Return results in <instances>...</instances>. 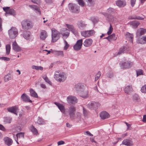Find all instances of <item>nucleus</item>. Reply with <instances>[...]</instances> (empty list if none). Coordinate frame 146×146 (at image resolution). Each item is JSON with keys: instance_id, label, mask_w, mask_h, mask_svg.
Wrapping results in <instances>:
<instances>
[{"instance_id": "f257e3e1", "label": "nucleus", "mask_w": 146, "mask_h": 146, "mask_svg": "<svg viewBox=\"0 0 146 146\" xmlns=\"http://www.w3.org/2000/svg\"><path fill=\"white\" fill-rule=\"evenodd\" d=\"M67 77L66 74L64 72L60 71H56L54 75V78L57 81L59 82H62L64 81Z\"/></svg>"}, {"instance_id": "f03ea898", "label": "nucleus", "mask_w": 146, "mask_h": 146, "mask_svg": "<svg viewBox=\"0 0 146 146\" xmlns=\"http://www.w3.org/2000/svg\"><path fill=\"white\" fill-rule=\"evenodd\" d=\"M52 41L53 42H56L60 38V33L56 30L53 28L52 29Z\"/></svg>"}, {"instance_id": "7ed1b4c3", "label": "nucleus", "mask_w": 146, "mask_h": 146, "mask_svg": "<svg viewBox=\"0 0 146 146\" xmlns=\"http://www.w3.org/2000/svg\"><path fill=\"white\" fill-rule=\"evenodd\" d=\"M68 7L69 10L72 13H78L80 11L79 6L75 4L70 3L68 5Z\"/></svg>"}, {"instance_id": "20e7f679", "label": "nucleus", "mask_w": 146, "mask_h": 146, "mask_svg": "<svg viewBox=\"0 0 146 146\" xmlns=\"http://www.w3.org/2000/svg\"><path fill=\"white\" fill-rule=\"evenodd\" d=\"M18 33L17 29L14 27H12L8 31L9 35L11 38H15L17 35Z\"/></svg>"}, {"instance_id": "39448f33", "label": "nucleus", "mask_w": 146, "mask_h": 146, "mask_svg": "<svg viewBox=\"0 0 146 146\" xmlns=\"http://www.w3.org/2000/svg\"><path fill=\"white\" fill-rule=\"evenodd\" d=\"M95 31L93 30L82 31L81 32V36L85 38H88L94 35Z\"/></svg>"}, {"instance_id": "423d86ee", "label": "nucleus", "mask_w": 146, "mask_h": 146, "mask_svg": "<svg viewBox=\"0 0 146 146\" xmlns=\"http://www.w3.org/2000/svg\"><path fill=\"white\" fill-rule=\"evenodd\" d=\"M21 25L23 28L24 29H30L32 28L33 26L31 22L27 20L22 21L21 22Z\"/></svg>"}, {"instance_id": "0eeeda50", "label": "nucleus", "mask_w": 146, "mask_h": 146, "mask_svg": "<svg viewBox=\"0 0 146 146\" xmlns=\"http://www.w3.org/2000/svg\"><path fill=\"white\" fill-rule=\"evenodd\" d=\"M121 67L123 68H128L133 65V62L129 61H123L120 63Z\"/></svg>"}, {"instance_id": "6e6552de", "label": "nucleus", "mask_w": 146, "mask_h": 146, "mask_svg": "<svg viewBox=\"0 0 146 146\" xmlns=\"http://www.w3.org/2000/svg\"><path fill=\"white\" fill-rule=\"evenodd\" d=\"M83 44V40L82 39L78 40L73 48L76 51H78L81 49Z\"/></svg>"}, {"instance_id": "1a4fd4ad", "label": "nucleus", "mask_w": 146, "mask_h": 146, "mask_svg": "<svg viewBox=\"0 0 146 146\" xmlns=\"http://www.w3.org/2000/svg\"><path fill=\"white\" fill-rule=\"evenodd\" d=\"M76 110V108L72 106H70L69 108L68 113L70 118L72 120L75 119V112Z\"/></svg>"}, {"instance_id": "9d476101", "label": "nucleus", "mask_w": 146, "mask_h": 146, "mask_svg": "<svg viewBox=\"0 0 146 146\" xmlns=\"http://www.w3.org/2000/svg\"><path fill=\"white\" fill-rule=\"evenodd\" d=\"M100 106V104L98 102H92L89 103L87 105L88 108L90 110H93L96 109L98 107Z\"/></svg>"}, {"instance_id": "9b49d317", "label": "nucleus", "mask_w": 146, "mask_h": 146, "mask_svg": "<svg viewBox=\"0 0 146 146\" xmlns=\"http://www.w3.org/2000/svg\"><path fill=\"white\" fill-rule=\"evenodd\" d=\"M86 85L82 83H78L74 86L75 90L78 93H80L82 91L84 90Z\"/></svg>"}, {"instance_id": "f8f14e48", "label": "nucleus", "mask_w": 146, "mask_h": 146, "mask_svg": "<svg viewBox=\"0 0 146 146\" xmlns=\"http://www.w3.org/2000/svg\"><path fill=\"white\" fill-rule=\"evenodd\" d=\"M101 14L106 17V20L109 21L113 22L116 21V18L113 15H108L107 13L105 12H102Z\"/></svg>"}, {"instance_id": "ddd939ff", "label": "nucleus", "mask_w": 146, "mask_h": 146, "mask_svg": "<svg viewBox=\"0 0 146 146\" xmlns=\"http://www.w3.org/2000/svg\"><path fill=\"white\" fill-rule=\"evenodd\" d=\"M61 34L62 36L63 39H65L69 36L70 31L66 28H63L61 30Z\"/></svg>"}, {"instance_id": "4468645a", "label": "nucleus", "mask_w": 146, "mask_h": 146, "mask_svg": "<svg viewBox=\"0 0 146 146\" xmlns=\"http://www.w3.org/2000/svg\"><path fill=\"white\" fill-rule=\"evenodd\" d=\"M67 100L69 104H75L77 102L76 98L72 96H70L67 98Z\"/></svg>"}, {"instance_id": "2eb2a0df", "label": "nucleus", "mask_w": 146, "mask_h": 146, "mask_svg": "<svg viewBox=\"0 0 146 146\" xmlns=\"http://www.w3.org/2000/svg\"><path fill=\"white\" fill-rule=\"evenodd\" d=\"M66 27L73 33L75 35H76L78 34L77 30L74 28V26L72 25L66 24Z\"/></svg>"}, {"instance_id": "dca6fc26", "label": "nucleus", "mask_w": 146, "mask_h": 146, "mask_svg": "<svg viewBox=\"0 0 146 146\" xmlns=\"http://www.w3.org/2000/svg\"><path fill=\"white\" fill-rule=\"evenodd\" d=\"M87 24L82 21H78L77 23L78 28L80 30H83L86 28L87 26Z\"/></svg>"}, {"instance_id": "f3484780", "label": "nucleus", "mask_w": 146, "mask_h": 146, "mask_svg": "<svg viewBox=\"0 0 146 146\" xmlns=\"http://www.w3.org/2000/svg\"><path fill=\"white\" fill-rule=\"evenodd\" d=\"M93 40L91 38L86 39L83 43L84 46L85 47L90 46L92 43Z\"/></svg>"}, {"instance_id": "a211bd4d", "label": "nucleus", "mask_w": 146, "mask_h": 146, "mask_svg": "<svg viewBox=\"0 0 146 146\" xmlns=\"http://www.w3.org/2000/svg\"><path fill=\"white\" fill-rule=\"evenodd\" d=\"M116 4L119 7H123L126 5V2L125 0H118L116 1Z\"/></svg>"}, {"instance_id": "6ab92c4d", "label": "nucleus", "mask_w": 146, "mask_h": 146, "mask_svg": "<svg viewBox=\"0 0 146 146\" xmlns=\"http://www.w3.org/2000/svg\"><path fill=\"white\" fill-rule=\"evenodd\" d=\"M21 98L23 102H32V101L30 100L29 96L25 93L23 94L22 95Z\"/></svg>"}, {"instance_id": "aec40b11", "label": "nucleus", "mask_w": 146, "mask_h": 146, "mask_svg": "<svg viewBox=\"0 0 146 146\" xmlns=\"http://www.w3.org/2000/svg\"><path fill=\"white\" fill-rule=\"evenodd\" d=\"M3 141L5 144L8 146L11 145L13 143L12 139L8 137H5L3 139Z\"/></svg>"}, {"instance_id": "412c9836", "label": "nucleus", "mask_w": 146, "mask_h": 146, "mask_svg": "<svg viewBox=\"0 0 146 146\" xmlns=\"http://www.w3.org/2000/svg\"><path fill=\"white\" fill-rule=\"evenodd\" d=\"M40 38L42 40H44L48 36L46 32L44 30H42L39 35Z\"/></svg>"}, {"instance_id": "4be33fe9", "label": "nucleus", "mask_w": 146, "mask_h": 146, "mask_svg": "<svg viewBox=\"0 0 146 146\" xmlns=\"http://www.w3.org/2000/svg\"><path fill=\"white\" fill-rule=\"evenodd\" d=\"M7 110L8 111L13 113L17 115V111L18 110V108L17 106H14L8 108H7Z\"/></svg>"}, {"instance_id": "5701e85b", "label": "nucleus", "mask_w": 146, "mask_h": 146, "mask_svg": "<svg viewBox=\"0 0 146 146\" xmlns=\"http://www.w3.org/2000/svg\"><path fill=\"white\" fill-rule=\"evenodd\" d=\"M100 115L102 119H104L108 118L110 117L109 114L105 111L101 112L100 113Z\"/></svg>"}, {"instance_id": "b1692460", "label": "nucleus", "mask_w": 146, "mask_h": 146, "mask_svg": "<svg viewBox=\"0 0 146 146\" xmlns=\"http://www.w3.org/2000/svg\"><path fill=\"white\" fill-rule=\"evenodd\" d=\"M146 33V29L142 28H140L138 29L136 32L137 36L142 35Z\"/></svg>"}, {"instance_id": "393cba45", "label": "nucleus", "mask_w": 146, "mask_h": 146, "mask_svg": "<svg viewBox=\"0 0 146 146\" xmlns=\"http://www.w3.org/2000/svg\"><path fill=\"white\" fill-rule=\"evenodd\" d=\"M13 49L16 52H19L21 50V47L18 45L16 41L13 42Z\"/></svg>"}, {"instance_id": "a878e982", "label": "nucleus", "mask_w": 146, "mask_h": 146, "mask_svg": "<svg viewBox=\"0 0 146 146\" xmlns=\"http://www.w3.org/2000/svg\"><path fill=\"white\" fill-rule=\"evenodd\" d=\"M123 144L127 146H131L133 145L132 141L130 139H126L122 142Z\"/></svg>"}, {"instance_id": "bb28decb", "label": "nucleus", "mask_w": 146, "mask_h": 146, "mask_svg": "<svg viewBox=\"0 0 146 146\" xmlns=\"http://www.w3.org/2000/svg\"><path fill=\"white\" fill-rule=\"evenodd\" d=\"M138 43L144 44L146 42V36H142L138 38L137 40Z\"/></svg>"}, {"instance_id": "cd10ccee", "label": "nucleus", "mask_w": 146, "mask_h": 146, "mask_svg": "<svg viewBox=\"0 0 146 146\" xmlns=\"http://www.w3.org/2000/svg\"><path fill=\"white\" fill-rule=\"evenodd\" d=\"M80 96L84 98H86L88 97V92L87 90L82 91L80 93Z\"/></svg>"}, {"instance_id": "c85d7f7f", "label": "nucleus", "mask_w": 146, "mask_h": 146, "mask_svg": "<svg viewBox=\"0 0 146 146\" xmlns=\"http://www.w3.org/2000/svg\"><path fill=\"white\" fill-rule=\"evenodd\" d=\"M3 119V121L5 124L11 123L12 120V118L10 117H5Z\"/></svg>"}, {"instance_id": "c756f323", "label": "nucleus", "mask_w": 146, "mask_h": 146, "mask_svg": "<svg viewBox=\"0 0 146 146\" xmlns=\"http://www.w3.org/2000/svg\"><path fill=\"white\" fill-rule=\"evenodd\" d=\"M29 7L32 9L38 12L39 14H40V9L38 7L35 5H30Z\"/></svg>"}, {"instance_id": "7c9ffc66", "label": "nucleus", "mask_w": 146, "mask_h": 146, "mask_svg": "<svg viewBox=\"0 0 146 146\" xmlns=\"http://www.w3.org/2000/svg\"><path fill=\"white\" fill-rule=\"evenodd\" d=\"M125 93L129 94L133 91V89L131 85H129L125 87Z\"/></svg>"}, {"instance_id": "2f4dec72", "label": "nucleus", "mask_w": 146, "mask_h": 146, "mask_svg": "<svg viewBox=\"0 0 146 146\" xmlns=\"http://www.w3.org/2000/svg\"><path fill=\"white\" fill-rule=\"evenodd\" d=\"M24 133L21 132L18 133L17 134H16V137L17 138V140L16 139L15 141L17 142V144H19V143L17 141L18 139H24Z\"/></svg>"}, {"instance_id": "473e14b6", "label": "nucleus", "mask_w": 146, "mask_h": 146, "mask_svg": "<svg viewBox=\"0 0 146 146\" xmlns=\"http://www.w3.org/2000/svg\"><path fill=\"white\" fill-rule=\"evenodd\" d=\"M31 34L29 31H25L24 32L23 36L26 39H29L30 38Z\"/></svg>"}, {"instance_id": "72a5a7b5", "label": "nucleus", "mask_w": 146, "mask_h": 146, "mask_svg": "<svg viewBox=\"0 0 146 146\" xmlns=\"http://www.w3.org/2000/svg\"><path fill=\"white\" fill-rule=\"evenodd\" d=\"M125 36L127 40L130 41L132 43L133 42V35L132 34L127 33L126 34Z\"/></svg>"}, {"instance_id": "f704fd0d", "label": "nucleus", "mask_w": 146, "mask_h": 146, "mask_svg": "<svg viewBox=\"0 0 146 146\" xmlns=\"http://www.w3.org/2000/svg\"><path fill=\"white\" fill-rule=\"evenodd\" d=\"M30 130L33 134L34 135H37L38 134V130L33 125H31V126Z\"/></svg>"}, {"instance_id": "c9c22d12", "label": "nucleus", "mask_w": 146, "mask_h": 146, "mask_svg": "<svg viewBox=\"0 0 146 146\" xmlns=\"http://www.w3.org/2000/svg\"><path fill=\"white\" fill-rule=\"evenodd\" d=\"M52 52L56 56H64L63 51H62L54 50L52 51Z\"/></svg>"}, {"instance_id": "e433bc0d", "label": "nucleus", "mask_w": 146, "mask_h": 146, "mask_svg": "<svg viewBox=\"0 0 146 146\" xmlns=\"http://www.w3.org/2000/svg\"><path fill=\"white\" fill-rule=\"evenodd\" d=\"M130 23L133 26V27L134 28H137L140 24V23L137 21H133L131 22Z\"/></svg>"}, {"instance_id": "4c0bfd02", "label": "nucleus", "mask_w": 146, "mask_h": 146, "mask_svg": "<svg viewBox=\"0 0 146 146\" xmlns=\"http://www.w3.org/2000/svg\"><path fill=\"white\" fill-rule=\"evenodd\" d=\"M12 78V77L11 76L10 74L8 73L5 75L4 77V80L5 82H8L11 80Z\"/></svg>"}, {"instance_id": "58836bf2", "label": "nucleus", "mask_w": 146, "mask_h": 146, "mask_svg": "<svg viewBox=\"0 0 146 146\" xmlns=\"http://www.w3.org/2000/svg\"><path fill=\"white\" fill-rule=\"evenodd\" d=\"M30 95L31 96L36 98H37L38 97L37 93L32 89H30Z\"/></svg>"}, {"instance_id": "ea45409f", "label": "nucleus", "mask_w": 146, "mask_h": 146, "mask_svg": "<svg viewBox=\"0 0 146 146\" xmlns=\"http://www.w3.org/2000/svg\"><path fill=\"white\" fill-rule=\"evenodd\" d=\"M129 19H137L138 20H143L144 18L139 16H129L128 17Z\"/></svg>"}, {"instance_id": "a19ab883", "label": "nucleus", "mask_w": 146, "mask_h": 146, "mask_svg": "<svg viewBox=\"0 0 146 146\" xmlns=\"http://www.w3.org/2000/svg\"><path fill=\"white\" fill-rule=\"evenodd\" d=\"M133 101L135 102H138L140 101L139 96L137 94H135L133 96Z\"/></svg>"}, {"instance_id": "79ce46f5", "label": "nucleus", "mask_w": 146, "mask_h": 146, "mask_svg": "<svg viewBox=\"0 0 146 146\" xmlns=\"http://www.w3.org/2000/svg\"><path fill=\"white\" fill-rule=\"evenodd\" d=\"M107 11L108 13L110 14H113L116 13L115 10L111 7L108 9Z\"/></svg>"}, {"instance_id": "37998d69", "label": "nucleus", "mask_w": 146, "mask_h": 146, "mask_svg": "<svg viewBox=\"0 0 146 146\" xmlns=\"http://www.w3.org/2000/svg\"><path fill=\"white\" fill-rule=\"evenodd\" d=\"M126 51L125 50V48L124 47H122L120 48L119 52H118L117 55H120L122 53H123L124 52H126Z\"/></svg>"}, {"instance_id": "c03bdc74", "label": "nucleus", "mask_w": 146, "mask_h": 146, "mask_svg": "<svg viewBox=\"0 0 146 146\" xmlns=\"http://www.w3.org/2000/svg\"><path fill=\"white\" fill-rule=\"evenodd\" d=\"M31 68L33 69H35L37 70H42L43 69V67L41 66H37L33 65L32 66Z\"/></svg>"}, {"instance_id": "a18cd8bd", "label": "nucleus", "mask_w": 146, "mask_h": 146, "mask_svg": "<svg viewBox=\"0 0 146 146\" xmlns=\"http://www.w3.org/2000/svg\"><path fill=\"white\" fill-rule=\"evenodd\" d=\"M11 46L10 44H8L6 45V54H9L10 53L11 50Z\"/></svg>"}, {"instance_id": "49530a36", "label": "nucleus", "mask_w": 146, "mask_h": 146, "mask_svg": "<svg viewBox=\"0 0 146 146\" xmlns=\"http://www.w3.org/2000/svg\"><path fill=\"white\" fill-rule=\"evenodd\" d=\"M64 44L65 46L64 47V50H67L70 46V45L67 42L65 39H64Z\"/></svg>"}, {"instance_id": "de8ad7c7", "label": "nucleus", "mask_w": 146, "mask_h": 146, "mask_svg": "<svg viewBox=\"0 0 146 146\" xmlns=\"http://www.w3.org/2000/svg\"><path fill=\"white\" fill-rule=\"evenodd\" d=\"M107 76L110 78H111L113 77V72L111 71H109L106 74Z\"/></svg>"}, {"instance_id": "09e8293b", "label": "nucleus", "mask_w": 146, "mask_h": 146, "mask_svg": "<svg viewBox=\"0 0 146 146\" xmlns=\"http://www.w3.org/2000/svg\"><path fill=\"white\" fill-rule=\"evenodd\" d=\"M116 37L115 34H113L112 35H110L109 41L112 40H115L116 39Z\"/></svg>"}, {"instance_id": "8fccbe9b", "label": "nucleus", "mask_w": 146, "mask_h": 146, "mask_svg": "<svg viewBox=\"0 0 146 146\" xmlns=\"http://www.w3.org/2000/svg\"><path fill=\"white\" fill-rule=\"evenodd\" d=\"M88 6H91L94 5V2L93 0H87L86 1Z\"/></svg>"}, {"instance_id": "3c124183", "label": "nucleus", "mask_w": 146, "mask_h": 146, "mask_svg": "<svg viewBox=\"0 0 146 146\" xmlns=\"http://www.w3.org/2000/svg\"><path fill=\"white\" fill-rule=\"evenodd\" d=\"M141 91L143 93L146 94V84L144 85L141 87Z\"/></svg>"}, {"instance_id": "603ef678", "label": "nucleus", "mask_w": 146, "mask_h": 146, "mask_svg": "<svg viewBox=\"0 0 146 146\" xmlns=\"http://www.w3.org/2000/svg\"><path fill=\"white\" fill-rule=\"evenodd\" d=\"M37 122L39 124H43L44 121L42 118L39 117L38 118Z\"/></svg>"}, {"instance_id": "864d4df0", "label": "nucleus", "mask_w": 146, "mask_h": 146, "mask_svg": "<svg viewBox=\"0 0 146 146\" xmlns=\"http://www.w3.org/2000/svg\"><path fill=\"white\" fill-rule=\"evenodd\" d=\"M43 78L45 81L48 83L50 85L51 84V82L50 81L48 78L46 76H44L43 77Z\"/></svg>"}, {"instance_id": "5fc2aeb1", "label": "nucleus", "mask_w": 146, "mask_h": 146, "mask_svg": "<svg viewBox=\"0 0 146 146\" xmlns=\"http://www.w3.org/2000/svg\"><path fill=\"white\" fill-rule=\"evenodd\" d=\"M9 14L11 15H14L15 14V11L13 9H9L7 14Z\"/></svg>"}, {"instance_id": "6e6d98bb", "label": "nucleus", "mask_w": 146, "mask_h": 146, "mask_svg": "<svg viewBox=\"0 0 146 146\" xmlns=\"http://www.w3.org/2000/svg\"><path fill=\"white\" fill-rule=\"evenodd\" d=\"M78 3L82 7H84L85 3L83 0H76Z\"/></svg>"}, {"instance_id": "4d7b16f0", "label": "nucleus", "mask_w": 146, "mask_h": 146, "mask_svg": "<svg viewBox=\"0 0 146 146\" xmlns=\"http://www.w3.org/2000/svg\"><path fill=\"white\" fill-rule=\"evenodd\" d=\"M60 110L61 112L64 113L65 112V110L64 106L62 104L60 106V107L58 108Z\"/></svg>"}, {"instance_id": "13d9d810", "label": "nucleus", "mask_w": 146, "mask_h": 146, "mask_svg": "<svg viewBox=\"0 0 146 146\" xmlns=\"http://www.w3.org/2000/svg\"><path fill=\"white\" fill-rule=\"evenodd\" d=\"M137 76L143 74V70L141 69L137 70L136 71Z\"/></svg>"}, {"instance_id": "bf43d9fd", "label": "nucleus", "mask_w": 146, "mask_h": 146, "mask_svg": "<svg viewBox=\"0 0 146 146\" xmlns=\"http://www.w3.org/2000/svg\"><path fill=\"white\" fill-rule=\"evenodd\" d=\"M101 75V73L100 72H98L97 74H96L95 77V81H97L99 77H100Z\"/></svg>"}, {"instance_id": "052dcab7", "label": "nucleus", "mask_w": 146, "mask_h": 146, "mask_svg": "<svg viewBox=\"0 0 146 146\" xmlns=\"http://www.w3.org/2000/svg\"><path fill=\"white\" fill-rule=\"evenodd\" d=\"M3 9L4 11L6 12L5 15H6L8 13V12L9 11V10L10 7H3Z\"/></svg>"}, {"instance_id": "680f3d73", "label": "nucleus", "mask_w": 146, "mask_h": 146, "mask_svg": "<svg viewBox=\"0 0 146 146\" xmlns=\"http://www.w3.org/2000/svg\"><path fill=\"white\" fill-rule=\"evenodd\" d=\"M0 59L5 61H9L10 60V58L7 57H2L0 58Z\"/></svg>"}, {"instance_id": "e2e57ef3", "label": "nucleus", "mask_w": 146, "mask_h": 146, "mask_svg": "<svg viewBox=\"0 0 146 146\" xmlns=\"http://www.w3.org/2000/svg\"><path fill=\"white\" fill-rule=\"evenodd\" d=\"M83 113L85 116H87L88 114V111L84 108H83Z\"/></svg>"}, {"instance_id": "0e129e2a", "label": "nucleus", "mask_w": 146, "mask_h": 146, "mask_svg": "<svg viewBox=\"0 0 146 146\" xmlns=\"http://www.w3.org/2000/svg\"><path fill=\"white\" fill-rule=\"evenodd\" d=\"M113 28L111 25L110 24V28H109V31L107 33L108 35H110L113 31Z\"/></svg>"}, {"instance_id": "69168bd1", "label": "nucleus", "mask_w": 146, "mask_h": 146, "mask_svg": "<svg viewBox=\"0 0 146 146\" xmlns=\"http://www.w3.org/2000/svg\"><path fill=\"white\" fill-rule=\"evenodd\" d=\"M136 0H130V3L132 7H133L135 4Z\"/></svg>"}, {"instance_id": "338daca9", "label": "nucleus", "mask_w": 146, "mask_h": 146, "mask_svg": "<svg viewBox=\"0 0 146 146\" xmlns=\"http://www.w3.org/2000/svg\"><path fill=\"white\" fill-rule=\"evenodd\" d=\"M65 143L63 141H59L57 143V144L58 145H63Z\"/></svg>"}, {"instance_id": "774afa93", "label": "nucleus", "mask_w": 146, "mask_h": 146, "mask_svg": "<svg viewBox=\"0 0 146 146\" xmlns=\"http://www.w3.org/2000/svg\"><path fill=\"white\" fill-rule=\"evenodd\" d=\"M0 130H1L3 131H5L6 129L3 126L0 124Z\"/></svg>"}]
</instances>
